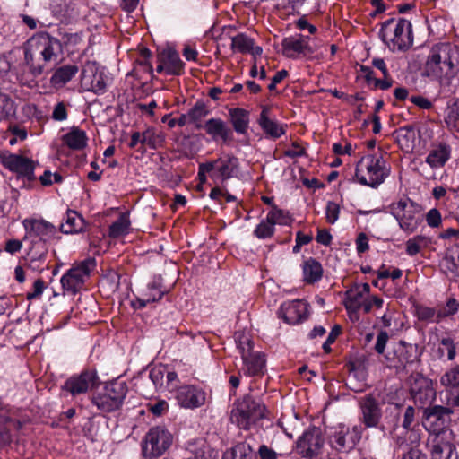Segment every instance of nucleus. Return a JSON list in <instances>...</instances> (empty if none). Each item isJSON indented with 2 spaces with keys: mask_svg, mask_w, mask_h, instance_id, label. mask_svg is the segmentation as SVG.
Wrapping results in <instances>:
<instances>
[{
  "mask_svg": "<svg viewBox=\"0 0 459 459\" xmlns=\"http://www.w3.org/2000/svg\"><path fill=\"white\" fill-rule=\"evenodd\" d=\"M24 64L29 73L19 74L20 82L29 87L36 84L35 79L44 72V66L56 62L63 53L61 41L48 32H39L31 36L24 44Z\"/></svg>",
  "mask_w": 459,
  "mask_h": 459,
  "instance_id": "1",
  "label": "nucleus"
},
{
  "mask_svg": "<svg viewBox=\"0 0 459 459\" xmlns=\"http://www.w3.org/2000/svg\"><path fill=\"white\" fill-rule=\"evenodd\" d=\"M426 74L439 83V94L451 97L457 87L459 47L449 43L435 45L425 65Z\"/></svg>",
  "mask_w": 459,
  "mask_h": 459,
  "instance_id": "2",
  "label": "nucleus"
},
{
  "mask_svg": "<svg viewBox=\"0 0 459 459\" xmlns=\"http://www.w3.org/2000/svg\"><path fill=\"white\" fill-rule=\"evenodd\" d=\"M266 408L259 396L245 394L235 403L230 412V421L239 429L247 430L265 417Z\"/></svg>",
  "mask_w": 459,
  "mask_h": 459,
  "instance_id": "3",
  "label": "nucleus"
},
{
  "mask_svg": "<svg viewBox=\"0 0 459 459\" xmlns=\"http://www.w3.org/2000/svg\"><path fill=\"white\" fill-rule=\"evenodd\" d=\"M389 171L386 161L381 154H368L358 161L355 177L359 184L377 187L385 181Z\"/></svg>",
  "mask_w": 459,
  "mask_h": 459,
  "instance_id": "4",
  "label": "nucleus"
},
{
  "mask_svg": "<svg viewBox=\"0 0 459 459\" xmlns=\"http://www.w3.org/2000/svg\"><path fill=\"white\" fill-rule=\"evenodd\" d=\"M381 39L392 51L406 50L413 42L411 23L405 19H389L382 24Z\"/></svg>",
  "mask_w": 459,
  "mask_h": 459,
  "instance_id": "5",
  "label": "nucleus"
},
{
  "mask_svg": "<svg viewBox=\"0 0 459 459\" xmlns=\"http://www.w3.org/2000/svg\"><path fill=\"white\" fill-rule=\"evenodd\" d=\"M385 412L389 414L386 416L388 423L393 425V429L390 431L391 437L398 451H407L411 448H419L421 439L420 429L419 427L413 429H400L398 426L399 418L401 415V406L397 403L389 404Z\"/></svg>",
  "mask_w": 459,
  "mask_h": 459,
  "instance_id": "6",
  "label": "nucleus"
},
{
  "mask_svg": "<svg viewBox=\"0 0 459 459\" xmlns=\"http://www.w3.org/2000/svg\"><path fill=\"white\" fill-rule=\"evenodd\" d=\"M362 436L360 426L350 427L340 423L330 427L326 432L327 444L332 451L338 454H347L359 444Z\"/></svg>",
  "mask_w": 459,
  "mask_h": 459,
  "instance_id": "7",
  "label": "nucleus"
},
{
  "mask_svg": "<svg viewBox=\"0 0 459 459\" xmlns=\"http://www.w3.org/2000/svg\"><path fill=\"white\" fill-rule=\"evenodd\" d=\"M95 268L96 260L92 257L74 264L60 280L64 292L71 295L79 292Z\"/></svg>",
  "mask_w": 459,
  "mask_h": 459,
  "instance_id": "8",
  "label": "nucleus"
},
{
  "mask_svg": "<svg viewBox=\"0 0 459 459\" xmlns=\"http://www.w3.org/2000/svg\"><path fill=\"white\" fill-rule=\"evenodd\" d=\"M127 394V385L124 381H113L107 384L103 392L91 397V402L102 411L110 412L118 410Z\"/></svg>",
  "mask_w": 459,
  "mask_h": 459,
  "instance_id": "9",
  "label": "nucleus"
},
{
  "mask_svg": "<svg viewBox=\"0 0 459 459\" xmlns=\"http://www.w3.org/2000/svg\"><path fill=\"white\" fill-rule=\"evenodd\" d=\"M239 160L231 153H221L216 160L201 163L200 175L212 172V178L225 182L238 176Z\"/></svg>",
  "mask_w": 459,
  "mask_h": 459,
  "instance_id": "10",
  "label": "nucleus"
},
{
  "mask_svg": "<svg viewBox=\"0 0 459 459\" xmlns=\"http://www.w3.org/2000/svg\"><path fill=\"white\" fill-rule=\"evenodd\" d=\"M390 211L404 231L413 232L421 221L420 206L410 199H401L392 204Z\"/></svg>",
  "mask_w": 459,
  "mask_h": 459,
  "instance_id": "11",
  "label": "nucleus"
},
{
  "mask_svg": "<svg viewBox=\"0 0 459 459\" xmlns=\"http://www.w3.org/2000/svg\"><path fill=\"white\" fill-rule=\"evenodd\" d=\"M172 436L164 427L150 429L144 437L143 454L146 458L160 456L171 445Z\"/></svg>",
  "mask_w": 459,
  "mask_h": 459,
  "instance_id": "12",
  "label": "nucleus"
},
{
  "mask_svg": "<svg viewBox=\"0 0 459 459\" xmlns=\"http://www.w3.org/2000/svg\"><path fill=\"white\" fill-rule=\"evenodd\" d=\"M359 420L366 429H379L385 431V427L381 424L383 415L381 403L372 394L359 398Z\"/></svg>",
  "mask_w": 459,
  "mask_h": 459,
  "instance_id": "13",
  "label": "nucleus"
},
{
  "mask_svg": "<svg viewBox=\"0 0 459 459\" xmlns=\"http://www.w3.org/2000/svg\"><path fill=\"white\" fill-rule=\"evenodd\" d=\"M325 444V438L319 428L310 427L303 432L296 441V448L303 458L312 459L317 457Z\"/></svg>",
  "mask_w": 459,
  "mask_h": 459,
  "instance_id": "14",
  "label": "nucleus"
},
{
  "mask_svg": "<svg viewBox=\"0 0 459 459\" xmlns=\"http://www.w3.org/2000/svg\"><path fill=\"white\" fill-rule=\"evenodd\" d=\"M109 78L104 71L99 70L95 61H87L82 70L81 84L85 91L96 94H102L106 91Z\"/></svg>",
  "mask_w": 459,
  "mask_h": 459,
  "instance_id": "15",
  "label": "nucleus"
},
{
  "mask_svg": "<svg viewBox=\"0 0 459 459\" xmlns=\"http://www.w3.org/2000/svg\"><path fill=\"white\" fill-rule=\"evenodd\" d=\"M100 384V380L97 371L95 369H86L79 375L72 376L66 379L62 388L73 396H76L97 388Z\"/></svg>",
  "mask_w": 459,
  "mask_h": 459,
  "instance_id": "16",
  "label": "nucleus"
},
{
  "mask_svg": "<svg viewBox=\"0 0 459 459\" xmlns=\"http://www.w3.org/2000/svg\"><path fill=\"white\" fill-rule=\"evenodd\" d=\"M2 165L18 177L31 181L35 178V164L31 159L11 152H3L0 154Z\"/></svg>",
  "mask_w": 459,
  "mask_h": 459,
  "instance_id": "17",
  "label": "nucleus"
},
{
  "mask_svg": "<svg viewBox=\"0 0 459 459\" xmlns=\"http://www.w3.org/2000/svg\"><path fill=\"white\" fill-rule=\"evenodd\" d=\"M22 224L26 230L24 241L44 242L47 244L55 237L56 232V227L45 220L26 219Z\"/></svg>",
  "mask_w": 459,
  "mask_h": 459,
  "instance_id": "18",
  "label": "nucleus"
},
{
  "mask_svg": "<svg viewBox=\"0 0 459 459\" xmlns=\"http://www.w3.org/2000/svg\"><path fill=\"white\" fill-rule=\"evenodd\" d=\"M180 407L195 409L203 406L207 399L206 392L200 386L186 385L180 386L176 394Z\"/></svg>",
  "mask_w": 459,
  "mask_h": 459,
  "instance_id": "19",
  "label": "nucleus"
},
{
  "mask_svg": "<svg viewBox=\"0 0 459 459\" xmlns=\"http://www.w3.org/2000/svg\"><path fill=\"white\" fill-rule=\"evenodd\" d=\"M307 304L300 299L284 302L279 309V316L290 325L300 323L307 318Z\"/></svg>",
  "mask_w": 459,
  "mask_h": 459,
  "instance_id": "20",
  "label": "nucleus"
},
{
  "mask_svg": "<svg viewBox=\"0 0 459 459\" xmlns=\"http://www.w3.org/2000/svg\"><path fill=\"white\" fill-rule=\"evenodd\" d=\"M308 39L302 35L284 38L281 42L282 54L288 58L295 59L299 56L312 54L314 51L308 45Z\"/></svg>",
  "mask_w": 459,
  "mask_h": 459,
  "instance_id": "21",
  "label": "nucleus"
},
{
  "mask_svg": "<svg viewBox=\"0 0 459 459\" xmlns=\"http://www.w3.org/2000/svg\"><path fill=\"white\" fill-rule=\"evenodd\" d=\"M271 109L267 106H263L257 123L263 132L269 139H279L286 134V125L279 123L275 118L272 117Z\"/></svg>",
  "mask_w": 459,
  "mask_h": 459,
  "instance_id": "22",
  "label": "nucleus"
},
{
  "mask_svg": "<svg viewBox=\"0 0 459 459\" xmlns=\"http://www.w3.org/2000/svg\"><path fill=\"white\" fill-rule=\"evenodd\" d=\"M411 393L415 403L420 407L430 404L436 397V392L429 379L422 376H419L411 385Z\"/></svg>",
  "mask_w": 459,
  "mask_h": 459,
  "instance_id": "23",
  "label": "nucleus"
},
{
  "mask_svg": "<svg viewBox=\"0 0 459 459\" xmlns=\"http://www.w3.org/2000/svg\"><path fill=\"white\" fill-rule=\"evenodd\" d=\"M196 128H204L206 134L214 141L221 139L223 142H228L232 135L230 127H229L225 121L218 117L210 118L204 125L197 124Z\"/></svg>",
  "mask_w": 459,
  "mask_h": 459,
  "instance_id": "24",
  "label": "nucleus"
},
{
  "mask_svg": "<svg viewBox=\"0 0 459 459\" xmlns=\"http://www.w3.org/2000/svg\"><path fill=\"white\" fill-rule=\"evenodd\" d=\"M453 411L449 407L435 405L426 408L424 415L426 421L431 427H435V429H441L445 428L446 424L449 421L450 414Z\"/></svg>",
  "mask_w": 459,
  "mask_h": 459,
  "instance_id": "25",
  "label": "nucleus"
},
{
  "mask_svg": "<svg viewBox=\"0 0 459 459\" xmlns=\"http://www.w3.org/2000/svg\"><path fill=\"white\" fill-rule=\"evenodd\" d=\"M454 445L439 436L430 441L431 459H457Z\"/></svg>",
  "mask_w": 459,
  "mask_h": 459,
  "instance_id": "26",
  "label": "nucleus"
},
{
  "mask_svg": "<svg viewBox=\"0 0 459 459\" xmlns=\"http://www.w3.org/2000/svg\"><path fill=\"white\" fill-rule=\"evenodd\" d=\"M162 63L167 65V74L180 75L184 72V62L180 59L178 53L171 48H164L160 54Z\"/></svg>",
  "mask_w": 459,
  "mask_h": 459,
  "instance_id": "27",
  "label": "nucleus"
},
{
  "mask_svg": "<svg viewBox=\"0 0 459 459\" xmlns=\"http://www.w3.org/2000/svg\"><path fill=\"white\" fill-rule=\"evenodd\" d=\"M451 157V148L445 143H440L433 148L426 157V163L431 169L443 167Z\"/></svg>",
  "mask_w": 459,
  "mask_h": 459,
  "instance_id": "28",
  "label": "nucleus"
},
{
  "mask_svg": "<svg viewBox=\"0 0 459 459\" xmlns=\"http://www.w3.org/2000/svg\"><path fill=\"white\" fill-rule=\"evenodd\" d=\"M242 370L247 376L262 375L265 368L264 355L261 352H253L251 355L242 358Z\"/></svg>",
  "mask_w": 459,
  "mask_h": 459,
  "instance_id": "29",
  "label": "nucleus"
},
{
  "mask_svg": "<svg viewBox=\"0 0 459 459\" xmlns=\"http://www.w3.org/2000/svg\"><path fill=\"white\" fill-rule=\"evenodd\" d=\"M78 70L75 65H62L54 71L49 82L56 89L62 88L75 76Z\"/></svg>",
  "mask_w": 459,
  "mask_h": 459,
  "instance_id": "30",
  "label": "nucleus"
},
{
  "mask_svg": "<svg viewBox=\"0 0 459 459\" xmlns=\"http://www.w3.org/2000/svg\"><path fill=\"white\" fill-rule=\"evenodd\" d=\"M230 121L236 133L247 134L249 127V112L241 108H233L229 110Z\"/></svg>",
  "mask_w": 459,
  "mask_h": 459,
  "instance_id": "31",
  "label": "nucleus"
},
{
  "mask_svg": "<svg viewBox=\"0 0 459 459\" xmlns=\"http://www.w3.org/2000/svg\"><path fill=\"white\" fill-rule=\"evenodd\" d=\"M303 281L307 284L319 281L323 276L321 264L315 258L309 257L302 264Z\"/></svg>",
  "mask_w": 459,
  "mask_h": 459,
  "instance_id": "32",
  "label": "nucleus"
},
{
  "mask_svg": "<svg viewBox=\"0 0 459 459\" xmlns=\"http://www.w3.org/2000/svg\"><path fill=\"white\" fill-rule=\"evenodd\" d=\"M255 448L251 442L246 439L244 442L238 443L236 446L227 450L222 459H254Z\"/></svg>",
  "mask_w": 459,
  "mask_h": 459,
  "instance_id": "33",
  "label": "nucleus"
},
{
  "mask_svg": "<svg viewBox=\"0 0 459 459\" xmlns=\"http://www.w3.org/2000/svg\"><path fill=\"white\" fill-rule=\"evenodd\" d=\"M186 459H216L217 452L203 440L190 443L187 447Z\"/></svg>",
  "mask_w": 459,
  "mask_h": 459,
  "instance_id": "34",
  "label": "nucleus"
},
{
  "mask_svg": "<svg viewBox=\"0 0 459 459\" xmlns=\"http://www.w3.org/2000/svg\"><path fill=\"white\" fill-rule=\"evenodd\" d=\"M84 227L83 218L75 211L68 210L64 218V222L60 225L61 231L65 234L77 233L82 230Z\"/></svg>",
  "mask_w": 459,
  "mask_h": 459,
  "instance_id": "35",
  "label": "nucleus"
},
{
  "mask_svg": "<svg viewBox=\"0 0 459 459\" xmlns=\"http://www.w3.org/2000/svg\"><path fill=\"white\" fill-rule=\"evenodd\" d=\"M63 142L72 150H82L87 145V135L84 131L73 127L63 135Z\"/></svg>",
  "mask_w": 459,
  "mask_h": 459,
  "instance_id": "36",
  "label": "nucleus"
},
{
  "mask_svg": "<svg viewBox=\"0 0 459 459\" xmlns=\"http://www.w3.org/2000/svg\"><path fill=\"white\" fill-rule=\"evenodd\" d=\"M231 39L230 48L233 52L246 54L251 50L255 41L252 38L245 33H238L237 35H230Z\"/></svg>",
  "mask_w": 459,
  "mask_h": 459,
  "instance_id": "37",
  "label": "nucleus"
},
{
  "mask_svg": "<svg viewBox=\"0 0 459 459\" xmlns=\"http://www.w3.org/2000/svg\"><path fill=\"white\" fill-rule=\"evenodd\" d=\"M398 143L407 151L412 150L415 146L416 132L411 126H403L395 132Z\"/></svg>",
  "mask_w": 459,
  "mask_h": 459,
  "instance_id": "38",
  "label": "nucleus"
},
{
  "mask_svg": "<svg viewBox=\"0 0 459 459\" xmlns=\"http://www.w3.org/2000/svg\"><path fill=\"white\" fill-rule=\"evenodd\" d=\"M130 224L128 213H122L119 218L110 225L109 236L113 238H117L126 235L129 231Z\"/></svg>",
  "mask_w": 459,
  "mask_h": 459,
  "instance_id": "39",
  "label": "nucleus"
},
{
  "mask_svg": "<svg viewBox=\"0 0 459 459\" xmlns=\"http://www.w3.org/2000/svg\"><path fill=\"white\" fill-rule=\"evenodd\" d=\"M164 136L160 132H157L153 127H148L142 133V145L148 146L151 149H157L162 145Z\"/></svg>",
  "mask_w": 459,
  "mask_h": 459,
  "instance_id": "40",
  "label": "nucleus"
},
{
  "mask_svg": "<svg viewBox=\"0 0 459 459\" xmlns=\"http://www.w3.org/2000/svg\"><path fill=\"white\" fill-rule=\"evenodd\" d=\"M344 302L346 309L350 313H356L359 310V304L365 299L364 295L354 287L346 292Z\"/></svg>",
  "mask_w": 459,
  "mask_h": 459,
  "instance_id": "41",
  "label": "nucleus"
},
{
  "mask_svg": "<svg viewBox=\"0 0 459 459\" xmlns=\"http://www.w3.org/2000/svg\"><path fill=\"white\" fill-rule=\"evenodd\" d=\"M149 290H156L157 294H144V297L142 299H138L136 302L139 304V308H143L147 306V304L151 302L159 301L162 299L165 291L161 290V284L156 281L149 283Z\"/></svg>",
  "mask_w": 459,
  "mask_h": 459,
  "instance_id": "42",
  "label": "nucleus"
},
{
  "mask_svg": "<svg viewBox=\"0 0 459 459\" xmlns=\"http://www.w3.org/2000/svg\"><path fill=\"white\" fill-rule=\"evenodd\" d=\"M415 351L414 348L411 345H405L403 342H399V348L396 352H398L397 359L400 366L405 367L407 364H411L416 359V355L413 354Z\"/></svg>",
  "mask_w": 459,
  "mask_h": 459,
  "instance_id": "43",
  "label": "nucleus"
},
{
  "mask_svg": "<svg viewBox=\"0 0 459 459\" xmlns=\"http://www.w3.org/2000/svg\"><path fill=\"white\" fill-rule=\"evenodd\" d=\"M207 106L202 101L197 100L195 104L188 110L189 121L197 124H202L201 121L209 114Z\"/></svg>",
  "mask_w": 459,
  "mask_h": 459,
  "instance_id": "44",
  "label": "nucleus"
},
{
  "mask_svg": "<svg viewBox=\"0 0 459 459\" xmlns=\"http://www.w3.org/2000/svg\"><path fill=\"white\" fill-rule=\"evenodd\" d=\"M48 253V245L44 242H30L27 253L28 259H47Z\"/></svg>",
  "mask_w": 459,
  "mask_h": 459,
  "instance_id": "45",
  "label": "nucleus"
},
{
  "mask_svg": "<svg viewBox=\"0 0 459 459\" xmlns=\"http://www.w3.org/2000/svg\"><path fill=\"white\" fill-rule=\"evenodd\" d=\"M440 383L445 387H459V365L447 370L441 377Z\"/></svg>",
  "mask_w": 459,
  "mask_h": 459,
  "instance_id": "46",
  "label": "nucleus"
},
{
  "mask_svg": "<svg viewBox=\"0 0 459 459\" xmlns=\"http://www.w3.org/2000/svg\"><path fill=\"white\" fill-rule=\"evenodd\" d=\"M428 238L421 235L415 236L412 238H410L406 242V253L413 256L417 255L422 247L428 245Z\"/></svg>",
  "mask_w": 459,
  "mask_h": 459,
  "instance_id": "47",
  "label": "nucleus"
},
{
  "mask_svg": "<svg viewBox=\"0 0 459 459\" xmlns=\"http://www.w3.org/2000/svg\"><path fill=\"white\" fill-rule=\"evenodd\" d=\"M266 218L274 226L275 224H287L290 220L289 212L273 205L272 210L267 213Z\"/></svg>",
  "mask_w": 459,
  "mask_h": 459,
  "instance_id": "48",
  "label": "nucleus"
},
{
  "mask_svg": "<svg viewBox=\"0 0 459 459\" xmlns=\"http://www.w3.org/2000/svg\"><path fill=\"white\" fill-rule=\"evenodd\" d=\"M237 347L241 353V358L247 357L253 353V342L248 335L245 333H238L236 335Z\"/></svg>",
  "mask_w": 459,
  "mask_h": 459,
  "instance_id": "49",
  "label": "nucleus"
},
{
  "mask_svg": "<svg viewBox=\"0 0 459 459\" xmlns=\"http://www.w3.org/2000/svg\"><path fill=\"white\" fill-rule=\"evenodd\" d=\"M459 309V302L455 298H449L446 305L437 311V321H441L443 318L455 315Z\"/></svg>",
  "mask_w": 459,
  "mask_h": 459,
  "instance_id": "50",
  "label": "nucleus"
},
{
  "mask_svg": "<svg viewBox=\"0 0 459 459\" xmlns=\"http://www.w3.org/2000/svg\"><path fill=\"white\" fill-rule=\"evenodd\" d=\"M13 113V101L7 94L0 92V121L5 119Z\"/></svg>",
  "mask_w": 459,
  "mask_h": 459,
  "instance_id": "51",
  "label": "nucleus"
},
{
  "mask_svg": "<svg viewBox=\"0 0 459 459\" xmlns=\"http://www.w3.org/2000/svg\"><path fill=\"white\" fill-rule=\"evenodd\" d=\"M442 266L454 275L459 276V251L446 255L442 261Z\"/></svg>",
  "mask_w": 459,
  "mask_h": 459,
  "instance_id": "52",
  "label": "nucleus"
},
{
  "mask_svg": "<svg viewBox=\"0 0 459 459\" xmlns=\"http://www.w3.org/2000/svg\"><path fill=\"white\" fill-rule=\"evenodd\" d=\"M438 351L442 355L445 351H446L447 359L450 361L455 359L456 347L454 340L449 336H446L440 339V347Z\"/></svg>",
  "mask_w": 459,
  "mask_h": 459,
  "instance_id": "53",
  "label": "nucleus"
},
{
  "mask_svg": "<svg viewBox=\"0 0 459 459\" xmlns=\"http://www.w3.org/2000/svg\"><path fill=\"white\" fill-rule=\"evenodd\" d=\"M446 123L449 127L459 132V100L449 108Z\"/></svg>",
  "mask_w": 459,
  "mask_h": 459,
  "instance_id": "54",
  "label": "nucleus"
},
{
  "mask_svg": "<svg viewBox=\"0 0 459 459\" xmlns=\"http://www.w3.org/2000/svg\"><path fill=\"white\" fill-rule=\"evenodd\" d=\"M274 231V226L271 221H261L255 228L254 234L258 238H267L273 236Z\"/></svg>",
  "mask_w": 459,
  "mask_h": 459,
  "instance_id": "55",
  "label": "nucleus"
},
{
  "mask_svg": "<svg viewBox=\"0 0 459 459\" xmlns=\"http://www.w3.org/2000/svg\"><path fill=\"white\" fill-rule=\"evenodd\" d=\"M257 453L261 459H278V457H283L289 455V453L275 452L266 445H261L257 450Z\"/></svg>",
  "mask_w": 459,
  "mask_h": 459,
  "instance_id": "56",
  "label": "nucleus"
},
{
  "mask_svg": "<svg viewBox=\"0 0 459 459\" xmlns=\"http://www.w3.org/2000/svg\"><path fill=\"white\" fill-rule=\"evenodd\" d=\"M415 420V409L412 406L406 407L403 413V420L402 427L400 429H417L416 426H413V422Z\"/></svg>",
  "mask_w": 459,
  "mask_h": 459,
  "instance_id": "57",
  "label": "nucleus"
},
{
  "mask_svg": "<svg viewBox=\"0 0 459 459\" xmlns=\"http://www.w3.org/2000/svg\"><path fill=\"white\" fill-rule=\"evenodd\" d=\"M437 312L432 307H420L417 309V315L420 320H428L438 323L439 321H437Z\"/></svg>",
  "mask_w": 459,
  "mask_h": 459,
  "instance_id": "58",
  "label": "nucleus"
},
{
  "mask_svg": "<svg viewBox=\"0 0 459 459\" xmlns=\"http://www.w3.org/2000/svg\"><path fill=\"white\" fill-rule=\"evenodd\" d=\"M165 375V368L163 367L153 368L150 370L149 377L153 385L158 387L163 384V378Z\"/></svg>",
  "mask_w": 459,
  "mask_h": 459,
  "instance_id": "59",
  "label": "nucleus"
},
{
  "mask_svg": "<svg viewBox=\"0 0 459 459\" xmlns=\"http://www.w3.org/2000/svg\"><path fill=\"white\" fill-rule=\"evenodd\" d=\"M340 207L334 202H328L326 205V219L331 224H333L339 218Z\"/></svg>",
  "mask_w": 459,
  "mask_h": 459,
  "instance_id": "60",
  "label": "nucleus"
},
{
  "mask_svg": "<svg viewBox=\"0 0 459 459\" xmlns=\"http://www.w3.org/2000/svg\"><path fill=\"white\" fill-rule=\"evenodd\" d=\"M389 340V335L386 331H380L377 336V342L375 344V351L378 354H383Z\"/></svg>",
  "mask_w": 459,
  "mask_h": 459,
  "instance_id": "61",
  "label": "nucleus"
},
{
  "mask_svg": "<svg viewBox=\"0 0 459 459\" xmlns=\"http://www.w3.org/2000/svg\"><path fill=\"white\" fill-rule=\"evenodd\" d=\"M169 410V404L165 400H160L149 404V411L155 416H160Z\"/></svg>",
  "mask_w": 459,
  "mask_h": 459,
  "instance_id": "62",
  "label": "nucleus"
},
{
  "mask_svg": "<svg viewBox=\"0 0 459 459\" xmlns=\"http://www.w3.org/2000/svg\"><path fill=\"white\" fill-rule=\"evenodd\" d=\"M52 118L56 121H64L67 118V111L64 102H58L54 107Z\"/></svg>",
  "mask_w": 459,
  "mask_h": 459,
  "instance_id": "63",
  "label": "nucleus"
},
{
  "mask_svg": "<svg viewBox=\"0 0 459 459\" xmlns=\"http://www.w3.org/2000/svg\"><path fill=\"white\" fill-rule=\"evenodd\" d=\"M402 459H426V455L419 448H411L407 451H402Z\"/></svg>",
  "mask_w": 459,
  "mask_h": 459,
  "instance_id": "64",
  "label": "nucleus"
}]
</instances>
